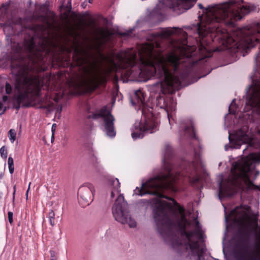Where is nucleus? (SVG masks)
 I'll return each mask as SVG.
<instances>
[{
  "label": "nucleus",
  "instance_id": "ea45409f",
  "mask_svg": "<svg viewBox=\"0 0 260 260\" xmlns=\"http://www.w3.org/2000/svg\"><path fill=\"white\" fill-rule=\"evenodd\" d=\"M6 110H7V108L5 107V108L3 110V111L2 113H4L5 112V111H6Z\"/></svg>",
  "mask_w": 260,
  "mask_h": 260
},
{
  "label": "nucleus",
  "instance_id": "0eeeda50",
  "mask_svg": "<svg viewBox=\"0 0 260 260\" xmlns=\"http://www.w3.org/2000/svg\"><path fill=\"white\" fill-rule=\"evenodd\" d=\"M197 0H159V3L150 13L146 19L152 21L153 25L158 23L163 15V11L160 8L167 7L172 9L177 15L181 14L190 9Z\"/></svg>",
  "mask_w": 260,
  "mask_h": 260
},
{
  "label": "nucleus",
  "instance_id": "ddd939ff",
  "mask_svg": "<svg viewBox=\"0 0 260 260\" xmlns=\"http://www.w3.org/2000/svg\"><path fill=\"white\" fill-rule=\"evenodd\" d=\"M0 27L3 28L6 34L7 46H10L13 53L19 52L21 50V47L18 43L14 41L11 36V34L13 32L11 23L8 21L4 23H0Z\"/></svg>",
  "mask_w": 260,
  "mask_h": 260
},
{
  "label": "nucleus",
  "instance_id": "a18cd8bd",
  "mask_svg": "<svg viewBox=\"0 0 260 260\" xmlns=\"http://www.w3.org/2000/svg\"><path fill=\"white\" fill-rule=\"evenodd\" d=\"M211 71H212V70H210V71H209V72L206 74V75H208V74H209Z\"/></svg>",
  "mask_w": 260,
  "mask_h": 260
},
{
  "label": "nucleus",
  "instance_id": "a211bd4d",
  "mask_svg": "<svg viewBox=\"0 0 260 260\" xmlns=\"http://www.w3.org/2000/svg\"><path fill=\"white\" fill-rule=\"evenodd\" d=\"M38 11L42 14H46L48 11V4L46 3L43 4L37 5L36 6Z\"/></svg>",
  "mask_w": 260,
  "mask_h": 260
},
{
  "label": "nucleus",
  "instance_id": "f704fd0d",
  "mask_svg": "<svg viewBox=\"0 0 260 260\" xmlns=\"http://www.w3.org/2000/svg\"><path fill=\"white\" fill-rule=\"evenodd\" d=\"M55 127H56V124H53V125H52V128H51L52 133H53V130H54V131H55Z\"/></svg>",
  "mask_w": 260,
  "mask_h": 260
},
{
  "label": "nucleus",
  "instance_id": "72a5a7b5",
  "mask_svg": "<svg viewBox=\"0 0 260 260\" xmlns=\"http://www.w3.org/2000/svg\"><path fill=\"white\" fill-rule=\"evenodd\" d=\"M54 140V130H53V133H52L51 136V142L52 143L53 140Z\"/></svg>",
  "mask_w": 260,
  "mask_h": 260
},
{
  "label": "nucleus",
  "instance_id": "2eb2a0df",
  "mask_svg": "<svg viewBox=\"0 0 260 260\" xmlns=\"http://www.w3.org/2000/svg\"><path fill=\"white\" fill-rule=\"evenodd\" d=\"M109 183L113 187V190L111 192V198H113L114 197V191L119 193L120 192V182L117 178L114 179L111 177L107 178Z\"/></svg>",
  "mask_w": 260,
  "mask_h": 260
},
{
  "label": "nucleus",
  "instance_id": "c756f323",
  "mask_svg": "<svg viewBox=\"0 0 260 260\" xmlns=\"http://www.w3.org/2000/svg\"><path fill=\"white\" fill-rule=\"evenodd\" d=\"M9 170L10 174H12L14 172V166H9Z\"/></svg>",
  "mask_w": 260,
  "mask_h": 260
},
{
  "label": "nucleus",
  "instance_id": "f8f14e48",
  "mask_svg": "<svg viewBox=\"0 0 260 260\" xmlns=\"http://www.w3.org/2000/svg\"><path fill=\"white\" fill-rule=\"evenodd\" d=\"M95 190L92 184L87 183L80 186L79 188L78 195V199L83 207L89 205L93 199Z\"/></svg>",
  "mask_w": 260,
  "mask_h": 260
},
{
  "label": "nucleus",
  "instance_id": "f3484780",
  "mask_svg": "<svg viewBox=\"0 0 260 260\" xmlns=\"http://www.w3.org/2000/svg\"><path fill=\"white\" fill-rule=\"evenodd\" d=\"M141 22V20H138L137 21V26L133 27L131 28H129L128 30H127L125 31L124 32H118V35L120 36L122 38H128L130 37H132V34L133 33L135 29L138 27V26L140 25V23Z\"/></svg>",
  "mask_w": 260,
  "mask_h": 260
},
{
  "label": "nucleus",
  "instance_id": "412c9836",
  "mask_svg": "<svg viewBox=\"0 0 260 260\" xmlns=\"http://www.w3.org/2000/svg\"><path fill=\"white\" fill-rule=\"evenodd\" d=\"M90 85L92 90L97 89L100 86V82L96 79L93 78L90 80Z\"/></svg>",
  "mask_w": 260,
  "mask_h": 260
},
{
  "label": "nucleus",
  "instance_id": "c85d7f7f",
  "mask_svg": "<svg viewBox=\"0 0 260 260\" xmlns=\"http://www.w3.org/2000/svg\"><path fill=\"white\" fill-rule=\"evenodd\" d=\"M8 165L9 166H14L13 158L11 156H9L8 159Z\"/></svg>",
  "mask_w": 260,
  "mask_h": 260
},
{
  "label": "nucleus",
  "instance_id": "a878e982",
  "mask_svg": "<svg viewBox=\"0 0 260 260\" xmlns=\"http://www.w3.org/2000/svg\"><path fill=\"white\" fill-rule=\"evenodd\" d=\"M77 56L78 60L77 61V64L78 66H83L86 62V59L80 55H78Z\"/></svg>",
  "mask_w": 260,
  "mask_h": 260
},
{
  "label": "nucleus",
  "instance_id": "cd10ccee",
  "mask_svg": "<svg viewBox=\"0 0 260 260\" xmlns=\"http://www.w3.org/2000/svg\"><path fill=\"white\" fill-rule=\"evenodd\" d=\"M13 213L12 212L9 211L8 213V220L11 224L13 223Z\"/></svg>",
  "mask_w": 260,
  "mask_h": 260
},
{
  "label": "nucleus",
  "instance_id": "39448f33",
  "mask_svg": "<svg viewBox=\"0 0 260 260\" xmlns=\"http://www.w3.org/2000/svg\"><path fill=\"white\" fill-rule=\"evenodd\" d=\"M133 105H138L142 109L143 118L137 120L132 127V137L134 140L142 139L145 135L152 134L158 130L159 118L153 112L154 107L147 108L142 92L136 90L131 100Z\"/></svg>",
  "mask_w": 260,
  "mask_h": 260
},
{
  "label": "nucleus",
  "instance_id": "1a4fd4ad",
  "mask_svg": "<svg viewBox=\"0 0 260 260\" xmlns=\"http://www.w3.org/2000/svg\"><path fill=\"white\" fill-rule=\"evenodd\" d=\"M229 140L232 145H225L224 146L225 151H228L231 147L239 149L243 144H247V146H252L253 145L252 132L247 125H243L233 135L230 131H229Z\"/></svg>",
  "mask_w": 260,
  "mask_h": 260
},
{
  "label": "nucleus",
  "instance_id": "bb28decb",
  "mask_svg": "<svg viewBox=\"0 0 260 260\" xmlns=\"http://www.w3.org/2000/svg\"><path fill=\"white\" fill-rule=\"evenodd\" d=\"M5 91L7 94H10L12 93V87L8 82H7L5 84Z\"/></svg>",
  "mask_w": 260,
  "mask_h": 260
},
{
  "label": "nucleus",
  "instance_id": "c9c22d12",
  "mask_svg": "<svg viewBox=\"0 0 260 260\" xmlns=\"http://www.w3.org/2000/svg\"><path fill=\"white\" fill-rule=\"evenodd\" d=\"M30 183H29L28 188L27 190L26 193V198H27L28 192V191H29V190L30 189Z\"/></svg>",
  "mask_w": 260,
  "mask_h": 260
},
{
  "label": "nucleus",
  "instance_id": "4c0bfd02",
  "mask_svg": "<svg viewBox=\"0 0 260 260\" xmlns=\"http://www.w3.org/2000/svg\"><path fill=\"white\" fill-rule=\"evenodd\" d=\"M61 110H62V107H61H61H60L59 108H58L57 109V111L58 112H61Z\"/></svg>",
  "mask_w": 260,
  "mask_h": 260
},
{
  "label": "nucleus",
  "instance_id": "423d86ee",
  "mask_svg": "<svg viewBox=\"0 0 260 260\" xmlns=\"http://www.w3.org/2000/svg\"><path fill=\"white\" fill-rule=\"evenodd\" d=\"M249 170V167L246 164L235 162L231 169V176H229L225 181L223 180L222 175L220 176L218 182V196L220 201L223 198L231 196L233 188L247 177Z\"/></svg>",
  "mask_w": 260,
  "mask_h": 260
},
{
  "label": "nucleus",
  "instance_id": "20e7f679",
  "mask_svg": "<svg viewBox=\"0 0 260 260\" xmlns=\"http://www.w3.org/2000/svg\"><path fill=\"white\" fill-rule=\"evenodd\" d=\"M11 71L15 78V88L18 93L13 98V107L18 111L21 107L31 106L36 99L41 96L43 85L39 76L31 73L28 66L12 63Z\"/></svg>",
  "mask_w": 260,
  "mask_h": 260
},
{
  "label": "nucleus",
  "instance_id": "37998d69",
  "mask_svg": "<svg viewBox=\"0 0 260 260\" xmlns=\"http://www.w3.org/2000/svg\"><path fill=\"white\" fill-rule=\"evenodd\" d=\"M91 2H92V0H88V2H89V3H91Z\"/></svg>",
  "mask_w": 260,
  "mask_h": 260
},
{
  "label": "nucleus",
  "instance_id": "9d476101",
  "mask_svg": "<svg viewBox=\"0 0 260 260\" xmlns=\"http://www.w3.org/2000/svg\"><path fill=\"white\" fill-rule=\"evenodd\" d=\"M90 108L87 107V113L85 114V117L87 119L91 118L93 119H98L101 118L104 122V132L106 135L110 138H114L116 134V132L114 125L115 118L111 113L109 111H101L99 113L92 112L90 113Z\"/></svg>",
  "mask_w": 260,
  "mask_h": 260
},
{
  "label": "nucleus",
  "instance_id": "79ce46f5",
  "mask_svg": "<svg viewBox=\"0 0 260 260\" xmlns=\"http://www.w3.org/2000/svg\"><path fill=\"white\" fill-rule=\"evenodd\" d=\"M206 76V75H204V76H201V77H200L198 79L201 78L202 77H204V76Z\"/></svg>",
  "mask_w": 260,
  "mask_h": 260
},
{
  "label": "nucleus",
  "instance_id": "b1692460",
  "mask_svg": "<svg viewBox=\"0 0 260 260\" xmlns=\"http://www.w3.org/2000/svg\"><path fill=\"white\" fill-rule=\"evenodd\" d=\"M247 185L249 189L258 190L260 191V185H256L250 180L248 181Z\"/></svg>",
  "mask_w": 260,
  "mask_h": 260
},
{
  "label": "nucleus",
  "instance_id": "473e14b6",
  "mask_svg": "<svg viewBox=\"0 0 260 260\" xmlns=\"http://www.w3.org/2000/svg\"><path fill=\"white\" fill-rule=\"evenodd\" d=\"M50 107V106L49 105H48L47 106H42L40 107L41 108L47 109H49Z\"/></svg>",
  "mask_w": 260,
  "mask_h": 260
},
{
  "label": "nucleus",
  "instance_id": "58836bf2",
  "mask_svg": "<svg viewBox=\"0 0 260 260\" xmlns=\"http://www.w3.org/2000/svg\"><path fill=\"white\" fill-rule=\"evenodd\" d=\"M3 104L2 103V102L0 101V111L2 110V108H3Z\"/></svg>",
  "mask_w": 260,
  "mask_h": 260
},
{
  "label": "nucleus",
  "instance_id": "2f4dec72",
  "mask_svg": "<svg viewBox=\"0 0 260 260\" xmlns=\"http://www.w3.org/2000/svg\"><path fill=\"white\" fill-rule=\"evenodd\" d=\"M2 99H3V102H6L8 100V96L7 95H3Z\"/></svg>",
  "mask_w": 260,
  "mask_h": 260
},
{
  "label": "nucleus",
  "instance_id": "e433bc0d",
  "mask_svg": "<svg viewBox=\"0 0 260 260\" xmlns=\"http://www.w3.org/2000/svg\"><path fill=\"white\" fill-rule=\"evenodd\" d=\"M68 5L70 6V9H71L72 6H71V0H69L68 2Z\"/></svg>",
  "mask_w": 260,
  "mask_h": 260
},
{
  "label": "nucleus",
  "instance_id": "7c9ffc66",
  "mask_svg": "<svg viewBox=\"0 0 260 260\" xmlns=\"http://www.w3.org/2000/svg\"><path fill=\"white\" fill-rule=\"evenodd\" d=\"M14 191L13 193V205H14V201H15V194L16 192V186L14 185L13 187Z\"/></svg>",
  "mask_w": 260,
  "mask_h": 260
},
{
  "label": "nucleus",
  "instance_id": "5701e85b",
  "mask_svg": "<svg viewBox=\"0 0 260 260\" xmlns=\"http://www.w3.org/2000/svg\"><path fill=\"white\" fill-rule=\"evenodd\" d=\"M16 133L14 129H11L8 133V136L11 143H13L16 139Z\"/></svg>",
  "mask_w": 260,
  "mask_h": 260
},
{
  "label": "nucleus",
  "instance_id": "6e6552de",
  "mask_svg": "<svg viewBox=\"0 0 260 260\" xmlns=\"http://www.w3.org/2000/svg\"><path fill=\"white\" fill-rule=\"evenodd\" d=\"M113 215L117 221L123 224H128L130 228H135L136 221L129 214L128 205L124 200L122 194H119L112 208Z\"/></svg>",
  "mask_w": 260,
  "mask_h": 260
},
{
  "label": "nucleus",
  "instance_id": "f03ea898",
  "mask_svg": "<svg viewBox=\"0 0 260 260\" xmlns=\"http://www.w3.org/2000/svg\"><path fill=\"white\" fill-rule=\"evenodd\" d=\"M195 159L189 161L182 159L177 163L173 159L174 153L172 147L165 146L162 159V168L154 177L142 182L141 187H137L134 194L143 196L150 194L159 198L172 201L170 203L158 201L153 209V215L157 231L164 241L173 248L183 249L188 251L189 260H204L207 249L204 245L191 240L193 236L202 240L204 234L201 225L196 218L193 222L195 230H186L189 224L186 219L184 208L173 198L164 194L166 191L176 192L183 190L182 183L196 184L200 181V174L205 169L199 154L194 150Z\"/></svg>",
  "mask_w": 260,
  "mask_h": 260
},
{
  "label": "nucleus",
  "instance_id": "f257e3e1",
  "mask_svg": "<svg viewBox=\"0 0 260 260\" xmlns=\"http://www.w3.org/2000/svg\"><path fill=\"white\" fill-rule=\"evenodd\" d=\"M203 13L198 16L200 22L196 27L200 38L199 47L195 50L191 47L180 46L178 52L165 54L160 42L172 35L181 33L177 27H167L160 32H146L145 41L138 44L137 50L125 55L129 63L140 62V81L146 82L151 79L159 81L153 84L151 90L158 95L155 108H175L176 102L172 94L176 90L198 81H189L194 68L207 61L214 52L227 50L232 54L259 44V51L255 57V69L251 76V84L246 89V108H260V19L242 28H237L230 34L221 26L222 24L232 25L245 15L256 10V7L243 0L208 6L205 8L198 4Z\"/></svg>",
  "mask_w": 260,
  "mask_h": 260
},
{
  "label": "nucleus",
  "instance_id": "c03bdc74",
  "mask_svg": "<svg viewBox=\"0 0 260 260\" xmlns=\"http://www.w3.org/2000/svg\"><path fill=\"white\" fill-rule=\"evenodd\" d=\"M246 150V148H245L244 150H243V152L244 153L245 151Z\"/></svg>",
  "mask_w": 260,
  "mask_h": 260
},
{
  "label": "nucleus",
  "instance_id": "a19ab883",
  "mask_svg": "<svg viewBox=\"0 0 260 260\" xmlns=\"http://www.w3.org/2000/svg\"><path fill=\"white\" fill-rule=\"evenodd\" d=\"M93 159H95V161L97 160V158L95 157H94V156H93Z\"/></svg>",
  "mask_w": 260,
  "mask_h": 260
},
{
  "label": "nucleus",
  "instance_id": "4be33fe9",
  "mask_svg": "<svg viewBox=\"0 0 260 260\" xmlns=\"http://www.w3.org/2000/svg\"><path fill=\"white\" fill-rule=\"evenodd\" d=\"M92 126L91 124H90L89 126H87L84 129L83 137L85 138H88L90 134L91 133Z\"/></svg>",
  "mask_w": 260,
  "mask_h": 260
},
{
  "label": "nucleus",
  "instance_id": "aec40b11",
  "mask_svg": "<svg viewBox=\"0 0 260 260\" xmlns=\"http://www.w3.org/2000/svg\"><path fill=\"white\" fill-rule=\"evenodd\" d=\"M55 213L52 210H51L48 213V218L49 219V223L52 226H54L55 225Z\"/></svg>",
  "mask_w": 260,
  "mask_h": 260
},
{
  "label": "nucleus",
  "instance_id": "7ed1b4c3",
  "mask_svg": "<svg viewBox=\"0 0 260 260\" xmlns=\"http://www.w3.org/2000/svg\"><path fill=\"white\" fill-rule=\"evenodd\" d=\"M223 207L225 232L229 229L238 228L232 238L233 254L236 260H256L260 256V245L255 241L256 231L250 224L244 222V216L241 208L237 206L227 214L225 207Z\"/></svg>",
  "mask_w": 260,
  "mask_h": 260
},
{
  "label": "nucleus",
  "instance_id": "6ab92c4d",
  "mask_svg": "<svg viewBox=\"0 0 260 260\" xmlns=\"http://www.w3.org/2000/svg\"><path fill=\"white\" fill-rule=\"evenodd\" d=\"M236 99H233L229 107V112L230 114H235L237 110V105L235 103Z\"/></svg>",
  "mask_w": 260,
  "mask_h": 260
},
{
  "label": "nucleus",
  "instance_id": "393cba45",
  "mask_svg": "<svg viewBox=\"0 0 260 260\" xmlns=\"http://www.w3.org/2000/svg\"><path fill=\"white\" fill-rule=\"evenodd\" d=\"M0 154L2 158L6 159L7 157V150L5 146L2 147L0 149Z\"/></svg>",
  "mask_w": 260,
  "mask_h": 260
},
{
  "label": "nucleus",
  "instance_id": "dca6fc26",
  "mask_svg": "<svg viewBox=\"0 0 260 260\" xmlns=\"http://www.w3.org/2000/svg\"><path fill=\"white\" fill-rule=\"evenodd\" d=\"M11 16L9 14L8 8L3 5L0 8V21H7L9 20Z\"/></svg>",
  "mask_w": 260,
  "mask_h": 260
},
{
  "label": "nucleus",
  "instance_id": "9b49d317",
  "mask_svg": "<svg viewBox=\"0 0 260 260\" xmlns=\"http://www.w3.org/2000/svg\"><path fill=\"white\" fill-rule=\"evenodd\" d=\"M179 134L180 139L182 140L188 139H196L192 121L187 118L180 119L179 126Z\"/></svg>",
  "mask_w": 260,
  "mask_h": 260
},
{
  "label": "nucleus",
  "instance_id": "4468645a",
  "mask_svg": "<svg viewBox=\"0 0 260 260\" xmlns=\"http://www.w3.org/2000/svg\"><path fill=\"white\" fill-rule=\"evenodd\" d=\"M27 49L29 53L35 57L39 58L42 56V52L41 49L38 48L32 39L31 41L27 45Z\"/></svg>",
  "mask_w": 260,
  "mask_h": 260
}]
</instances>
